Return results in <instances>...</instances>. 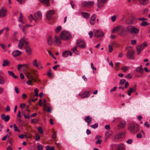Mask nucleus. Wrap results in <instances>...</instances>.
<instances>
[{
  "instance_id": "1",
  "label": "nucleus",
  "mask_w": 150,
  "mask_h": 150,
  "mask_svg": "<svg viewBox=\"0 0 150 150\" xmlns=\"http://www.w3.org/2000/svg\"><path fill=\"white\" fill-rule=\"evenodd\" d=\"M35 72H37V71L31 70L26 73L25 75L29 80L26 82L27 83L28 85H33L34 84L33 82L38 83L40 82V80L38 77V75L36 74Z\"/></svg>"
},
{
  "instance_id": "2",
  "label": "nucleus",
  "mask_w": 150,
  "mask_h": 150,
  "mask_svg": "<svg viewBox=\"0 0 150 150\" xmlns=\"http://www.w3.org/2000/svg\"><path fill=\"white\" fill-rule=\"evenodd\" d=\"M71 36L69 33L67 31H63L60 34L59 37L55 36L54 38L55 44L58 45L60 44L61 42L60 40H67L70 39Z\"/></svg>"
},
{
  "instance_id": "3",
  "label": "nucleus",
  "mask_w": 150,
  "mask_h": 150,
  "mask_svg": "<svg viewBox=\"0 0 150 150\" xmlns=\"http://www.w3.org/2000/svg\"><path fill=\"white\" fill-rule=\"evenodd\" d=\"M128 129L132 133H136L139 131V126L135 123H132L129 124Z\"/></svg>"
},
{
  "instance_id": "4",
  "label": "nucleus",
  "mask_w": 150,
  "mask_h": 150,
  "mask_svg": "<svg viewBox=\"0 0 150 150\" xmlns=\"http://www.w3.org/2000/svg\"><path fill=\"white\" fill-rule=\"evenodd\" d=\"M126 28L128 32L132 34H137L139 31V29L137 27L133 25H128L126 27Z\"/></svg>"
},
{
  "instance_id": "5",
  "label": "nucleus",
  "mask_w": 150,
  "mask_h": 150,
  "mask_svg": "<svg viewBox=\"0 0 150 150\" xmlns=\"http://www.w3.org/2000/svg\"><path fill=\"white\" fill-rule=\"evenodd\" d=\"M125 28L122 25L120 26V32L119 33V35L122 37H124L126 36L127 35V32H128L127 30V29L125 30Z\"/></svg>"
},
{
  "instance_id": "6",
  "label": "nucleus",
  "mask_w": 150,
  "mask_h": 150,
  "mask_svg": "<svg viewBox=\"0 0 150 150\" xmlns=\"http://www.w3.org/2000/svg\"><path fill=\"white\" fill-rule=\"evenodd\" d=\"M94 3L92 1H84L81 4V6L84 7H91L94 5Z\"/></svg>"
},
{
  "instance_id": "7",
  "label": "nucleus",
  "mask_w": 150,
  "mask_h": 150,
  "mask_svg": "<svg viewBox=\"0 0 150 150\" xmlns=\"http://www.w3.org/2000/svg\"><path fill=\"white\" fill-rule=\"evenodd\" d=\"M134 50L133 49L129 50L127 54V57L130 59H134Z\"/></svg>"
},
{
  "instance_id": "8",
  "label": "nucleus",
  "mask_w": 150,
  "mask_h": 150,
  "mask_svg": "<svg viewBox=\"0 0 150 150\" xmlns=\"http://www.w3.org/2000/svg\"><path fill=\"white\" fill-rule=\"evenodd\" d=\"M125 133L123 132L120 133L115 136L114 138L112 139L114 141L117 142L118 141V139H122L124 137Z\"/></svg>"
},
{
  "instance_id": "9",
  "label": "nucleus",
  "mask_w": 150,
  "mask_h": 150,
  "mask_svg": "<svg viewBox=\"0 0 150 150\" xmlns=\"http://www.w3.org/2000/svg\"><path fill=\"white\" fill-rule=\"evenodd\" d=\"M24 44L27 45L28 43V42H25L24 39L23 38H21L18 44V48L21 50L23 49Z\"/></svg>"
},
{
  "instance_id": "10",
  "label": "nucleus",
  "mask_w": 150,
  "mask_h": 150,
  "mask_svg": "<svg viewBox=\"0 0 150 150\" xmlns=\"http://www.w3.org/2000/svg\"><path fill=\"white\" fill-rule=\"evenodd\" d=\"M93 32L95 33V36L96 37H103L104 35V34L102 31L98 30H94Z\"/></svg>"
},
{
  "instance_id": "11",
  "label": "nucleus",
  "mask_w": 150,
  "mask_h": 150,
  "mask_svg": "<svg viewBox=\"0 0 150 150\" xmlns=\"http://www.w3.org/2000/svg\"><path fill=\"white\" fill-rule=\"evenodd\" d=\"M54 13V10H50L47 13L46 17L48 20H50Z\"/></svg>"
},
{
  "instance_id": "12",
  "label": "nucleus",
  "mask_w": 150,
  "mask_h": 150,
  "mask_svg": "<svg viewBox=\"0 0 150 150\" xmlns=\"http://www.w3.org/2000/svg\"><path fill=\"white\" fill-rule=\"evenodd\" d=\"M77 45L78 46L83 48L86 47V45L84 42L81 40H79L77 42Z\"/></svg>"
},
{
  "instance_id": "13",
  "label": "nucleus",
  "mask_w": 150,
  "mask_h": 150,
  "mask_svg": "<svg viewBox=\"0 0 150 150\" xmlns=\"http://www.w3.org/2000/svg\"><path fill=\"white\" fill-rule=\"evenodd\" d=\"M53 38L51 36L48 37L47 39V44L49 45H51L52 44L53 42Z\"/></svg>"
},
{
  "instance_id": "14",
  "label": "nucleus",
  "mask_w": 150,
  "mask_h": 150,
  "mask_svg": "<svg viewBox=\"0 0 150 150\" xmlns=\"http://www.w3.org/2000/svg\"><path fill=\"white\" fill-rule=\"evenodd\" d=\"M90 91H84L81 95V98H86L90 96Z\"/></svg>"
},
{
  "instance_id": "15",
  "label": "nucleus",
  "mask_w": 150,
  "mask_h": 150,
  "mask_svg": "<svg viewBox=\"0 0 150 150\" xmlns=\"http://www.w3.org/2000/svg\"><path fill=\"white\" fill-rule=\"evenodd\" d=\"M22 54V52L18 50L13 51L12 53V55L14 57H16L21 55Z\"/></svg>"
},
{
  "instance_id": "16",
  "label": "nucleus",
  "mask_w": 150,
  "mask_h": 150,
  "mask_svg": "<svg viewBox=\"0 0 150 150\" xmlns=\"http://www.w3.org/2000/svg\"><path fill=\"white\" fill-rule=\"evenodd\" d=\"M34 16L38 20H40L42 18V15L40 12L38 11L34 13Z\"/></svg>"
},
{
  "instance_id": "17",
  "label": "nucleus",
  "mask_w": 150,
  "mask_h": 150,
  "mask_svg": "<svg viewBox=\"0 0 150 150\" xmlns=\"http://www.w3.org/2000/svg\"><path fill=\"white\" fill-rule=\"evenodd\" d=\"M1 117L2 120H4L6 122L8 121L10 118L9 116L8 115L6 116L4 114L1 115Z\"/></svg>"
},
{
  "instance_id": "18",
  "label": "nucleus",
  "mask_w": 150,
  "mask_h": 150,
  "mask_svg": "<svg viewBox=\"0 0 150 150\" xmlns=\"http://www.w3.org/2000/svg\"><path fill=\"white\" fill-rule=\"evenodd\" d=\"M25 48L27 54L28 55H30L32 51V49L28 45L25 46Z\"/></svg>"
},
{
  "instance_id": "19",
  "label": "nucleus",
  "mask_w": 150,
  "mask_h": 150,
  "mask_svg": "<svg viewBox=\"0 0 150 150\" xmlns=\"http://www.w3.org/2000/svg\"><path fill=\"white\" fill-rule=\"evenodd\" d=\"M125 121L124 120L120 122V124L118 125V129H122L124 128L125 126Z\"/></svg>"
},
{
  "instance_id": "20",
  "label": "nucleus",
  "mask_w": 150,
  "mask_h": 150,
  "mask_svg": "<svg viewBox=\"0 0 150 150\" xmlns=\"http://www.w3.org/2000/svg\"><path fill=\"white\" fill-rule=\"evenodd\" d=\"M116 145L117 146V150H125V145L123 144H120Z\"/></svg>"
},
{
  "instance_id": "21",
  "label": "nucleus",
  "mask_w": 150,
  "mask_h": 150,
  "mask_svg": "<svg viewBox=\"0 0 150 150\" xmlns=\"http://www.w3.org/2000/svg\"><path fill=\"white\" fill-rule=\"evenodd\" d=\"M134 18H128L126 21L125 23L127 24H134Z\"/></svg>"
},
{
  "instance_id": "22",
  "label": "nucleus",
  "mask_w": 150,
  "mask_h": 150,
  "mask_svg": "<svg viewBox=\"0 0 150 150\" xmlns=\"http://www.w3.org/2000/svg\"><path fill=\"white\" fill-rule=\"evenodd\" d=\"M144 48L143 45L138 46L137 47V51L138 54H139L141 51Z\"/></svg>"
},
{
  "instance_id": "23",
  "label": "nucleus",
  "mask_w": 150,
  "mask_h": 150,
  "mask_svg": "<svg viewBox=\"0 0 150 150\" xmlns=\"http://www.w3.org/2000/svg\"><path fill=\"white\" fill-rule=\"evenodd\" d=\"M85 121L87 123L88 125H89L91 122L92 119L89 116H87L85 118Z\"/></svg>"
},
{
  "instance_id": "24",
  "label": "nucleus",
  "mask_w": 150,
  "mask_h": 150,
  "mask_svg": "<svg viewBox=\"0 0 150 150\" xmlns=\"http://www.w3.org/2000/svg\"><path fill=\"white\" fill-rule=\"evenodd\" d=\"M7 10H0V17L5 16L7 13Z\"/></svg>"
},
{
  "instance_id": "25",
  "label": "nucleus",
  "mask_w": 150,
  "mask_h": 150,
  "mask_svg": "<svg viewBox=\"0 0 150 150\" xmlns=\"http://www.w3.org/2000/svg\"><path fill=\"white\" fill-rule=\"evenodd\" d=\"M71 50L75 54L78 55L79 54V52L77 50V47L75 46L71 49Z\"/></svg>"
},
{
  "instance_id": "26",
  "label": "nucleus",
  "mask_w": 150,
  "mask_h": 150,
  "mask_svg": "<svg viewBox=\"0 0 150 150\" xmlns=\"http://www.w3.org/2000/svg\"><path fill=\"white\" fill-rule=\"evenodd\" d=\"M136 71L137 72L142 74H143L144 72L142 66L137 67L136 69Z\"/></svg>"
},
{
  "instance_id": "27",
  "label": "nucleus",
  "mask_w": 150,
  "mask_h": 150,
  "mask_svg": "<svg viewBox=\"0 0 150 150\" xmlns=\"http://www.w3.org/2000/svg\"><path fill=\"white\" fill-rule=\"evenodd\" d=\"M49 0H40V1L41 3H42L45 5L47 6H49Z\"/></svg>"
},
{
  "instance_id": "28",
  "label": "nucleus",
  "mask_w": 150,
  "mask_h": 150,
  "mask_svg": "<svg viewBox=\"0 0 150 150\" xmlns=\"http://www.w3.org/2000/svg\"><path fill=\"white\" fill-rule=\"evenodd\" d=\"M140 3L142 4L146 5L149 2V0H139Z\"/></svg>"
},
{
  "instance_id": "29",
  "label": "nucleus",
  "mask_w": 150,
  "mask_h": 150,
  "mask_svg": "<svg viewBox=\"0 0 150 150\" xmlns=\"http://www.w3.org/2000/svg\"><path fill=\"white\" fill-rule=\"evenodd\" d=\"M25 67V69H28V66L26 64H20L18 65V70L19 71L20 70V69L22 67Z\"/></svg>"
},
{
  "instance_id": "30",
  "label": "nucleus",
  "mask_w": 150,
  "mask_h": 150,
  "mask_svg": "<svg viewBox=\"0 0 150 150\" xmlns=\"http://www.w3.org/2000/svg\"><path fill=\"white\" fill-rule=\"evenodd\" d=\"M81 14L85 18H88L89 17V14L87 13L82 12Z\"/></svg>"
},
{
  "instance_id": "31",
  "label": "nucleus",
  "mask_w": 150,
  "mask_h": 150,
  "mask_svg": "<svg viewBox=\"0 0 150 150\" xmlns=\"http://www.w3.org/2000/svg\"><path fill=\"white\" fill-rule=\"evenodd\" d=\"M8 73L9 75L10 76H12L15 79H17L18 78V76L15 75V74H14L13 72V71H8Z\"/></svg>"
},
{
  "instance_id": "32",
  "label": "nucleus",
  "mask_w": 150,
  "mask_h": 150,
  "mask_svg": "<svg viewBox=\"0 0 150 150\" xmlns=\"http://www.w3.org/2000/svg\"><path fill=\"white\" fill-rule=\"evenodd\" d=\"M98 8H100L103 6L104 3H102L101 2H100V0H98Z\"/></svg>"
},
{
  "instance_id": "33",
  "label": "nucleus",
  "mask_w": 150,
  "mask_h": 150,
  "mask_svg": "<svg viewBox=\"0 0 150 150\" xmlns=\"http://www.w3.org/2000/svg\"><path fill=\"white\" fill-rule=\"evenodd\" d=\"M120 63L119 62L116 63L115 64V69L117 71H118L120 69L119 65Z\"/></svg>"
},
{
  "instance_id": "34",
  "label": "nucleus",
  "mask_w": 150,
  "mask_h": 150,
  "mask_svg": "<svg viewBox=\"0 0 150 150\" xmlns=\"http://www.w3.org/2000/svg\"><path fill=\"white\" fill-rule=\"evenodd\" d=\"M119 29H120V26H117L113 28L112 31V33H113L115 32L118 31Z\"/></svg>"
},
{
  "instance_id": "35",
  "label": "nucleus",
  "mask_w": 150,
  "mask_h": 150,
  "mask_svg": "<svg viewBox=\"0 0 150 150\" xmlns=\"http://www.w3.org/2000/svg\"><path fill=\"white\" fill-rule=\"evenodd\" d=\"M111 134V132L110 131L106 132L105 134V136L106 139L109 138Z\"/></svg>"
},
{
  "instance_id": "36",
  "label": "nucleus",
  "mask_w": 150,
  "mask_h": 150,
  "mask_svg": "<svg viewBox=\"0 0 150 150\" xmlns=\"http://www.w3.org/2000/svg\"><path fill=\"white\" fill-rule=\"evenodd\" d=\"M9 65V62L8 61L6 60H4L3 61V63L2 65L4 67L8 66Z\"/></svg>"
},
{
  "instance_id": "37",
  "label": "nucleus",
  "mask_w": 150,
  "mask_h": 150,
  "mask_svg": "<svg viewBox=\"0 0 150 150\" xmlns=\"http://www.w3.org/2000/svg\"><path fill=\"white\" fill-rule=\"evenodd\" d=\"M149 24V23L146 22L144 21L142 22L141 24L140 25L143 26H145L148 25Z\"/></svg>"
},
{
  "instance_id": "38",
  "label": "nucleus",
  "mask_w": 150,
  "mask_h": 150,
  "mask_svg": "<svg viewBox=\"0 0 150 150\" xmlns=\"http://www.w3.org/2000/svg\"><path fill=\"white\" fill-rule=\"evenodd\" d=\"M112 45H113V46L115 47H119L120 46V45L115 42H112Z\"/></svg>"
},
{
  "instance_id": "39",
  "label": "nucleus",
  "mask_w": 150,
  "mask_h": 150,
  "mask_svg": "<svg viewBox=\"0 0 150 150\" xmlns=\"http://www.w3.org/2000/svg\"><path fill=\"white\" fill-rule=\"evenodd\" d=\"M37 60L36 59H35L33 61V65L36 67H38V65L37 63Z\"/></svg>"
},
{
  "instance_id": "40",
  "label": "nucleus",
  "mask_w": 150,
  "mask_h": 150,
  "mask_svg": "<svg viewBox=\"0 0 150 150\" xmlns=\"http://www.w3.org/2000/svg\"><path fill=\"white\" fill-rule=\"evenodd\" d=\"M34 18L33 16V15L32 14H30L28 17V20L30 22H32V20H33Z\"/></svg>"
},
{
  "instance_id": "41",
  "label": "nucleus",
  "mask_w": 150,
  "mask_h": 150,
  "mask_svg": "<svg viewBox=\"0 0 150 150\" xmlns=\"http://www.w3.org/2000/svg\"><path fill=\"white\" fill-rule=\"evenodd\" d=\"M19 4H23L26 1V0H16Z\"/></svg>"
},
{
  "instance_id": "42",
  "label": "nucleus",
  "mask_w": 150,
  "mask_h": 150,
  "mask_svg": "<svg viewBox=\"0 0 150 150\" xmlns=\"http://www.w3.org/2000/svg\"><path fill=\"white\" fill-rule=\"evenodd\" d=\"M68 54L69 53L67 51H65L62 53L63 56L65 57H67Z\"/></svg>"
},
{
  "instance_id": "43",
  "label": "nucleus",
  "mask_w": 150,
  "mask_h": 150,
  "mask_svg": "<svg viewBox=\"0 0 150 150\" xmlns=\"http://www.w3.org/2000/svg\"><path fill=\"white\" fill-rule=\"evenodd\" d=\"M38 91L39 90L37 88H35L34 90L35 96L36 97H38L39 96L38 94Z\"/></svg>"
},
{
  "instance_id": "44",
  "label": "nucleus",
  "mask_w": 150,
  "mask_h": 150,
  "mask_svg": "<svg viewBox=\"0 0 150 150\" xmlns=\"http://www.w3.org/2000/svg\"><path fill=\"white\" fill-rule=\"evenodd\" d=\"M4 82V79L3 78L0 76V84H3Z\"/></svg>"
},
{
  "instance_id": "45",
  "label": "nucleus",
  "mask_w": 150,
  "mask_h": 150,
  "mask_svg": "<svg viewBox=\"0 0 150 150\" xmlns=\"http://www.w3.org/2000/svg\"><path fill=\"white\" fill-rule=\"evenodd\" d=\"M129 67H122L121 69L124 71V72H126V71H127L128 69H129Z\"/></svg>"
},
{
  "instance_id": "46",
  "label": "nucleus",
  "mask_w": 150,
  "mask_h": 150,
  "mask_svg": "<svg viewBox=\"0 0 150 150\" xmlns=\"http://www.w3.org/2000/svg\"><path fill=\"white\" fill-rule=\"evenodd\" d=\"M91 66L92 69L93 70V74H94V70L96 71V67H94L93 64L92 63H91Z\"/></svg>"
},
{
  "instance_id": "47",
  "label": "nucleus",
  "mask_w": 150,
  "mask_h": 150,
  "mask_svg": "<svg viewBox=\"0 0 150 150\" xmlns=\"http://www.w3.org/2000/svg\"><path fill=\"white\" fill-rule=\"evenodd\" d=\"M132 92H134L132 91V88H130L129 90L127 91V94L128 96H130L131 95V93Z\"/></svg>"
},
{
  "instance_id": "48",
  "label": "nucleus",
  "mask_w": 150,
  "mask_h": 150,
  "mask_svg": "<svg viewBox=\"0 0 150 150\" xmlns=\"http://www.w3.org/2000/svg\"><path fill=\"white\" fill-rule=\"evenodd\" d=\"M38 130L40 134H42L43 132V131L41 127H38Z\"/></svg>"
},
{
  "instance_id": "49",
  "label": "nucleus",
  "mask_w": 150,
  "mask_h": 150,
  "mask_svg": "<svg viewBox=\"0 0 150 150\" xmlns=\"http://www.w3.org/2000/svg\"><path fill=\"white\" fill-rule=\"evenodd\" d=\"M62 27L61 26H58L56 29V32L57 33L59 32L61 29Z\"/></svg>"
},
{
  "instance_id": "50",
  "label": "nucleus",
  "mask_w": 150,
  "mask_h": 150,
  "mask_svg": "<svg viewBox=\"0 0 150 150\" xmlns=\"http://www.w3.org/2000/svg\"><path fill=\"white\" fill-rule=\"evenodd\" d=\"M39 121V120L38 119H35V120L33 119L31 120V123H37Z\"/></svg>"
},
{
  "instance_id": "51",
  "label": "nucleus",
  "mask_w": 150,
  "mask_h": 150,
  "mask_svg": "<svg viewBox=\"0 0 150 150\" xmlns=\"http://www.w3.org/2000/svg\"><path fill=\"white\" fill-rule=\"evenodd\" d=\"M98 123H96L95 124L93 125H92L91 126V127L93 129L96 128L98 127Z\"/></svg>"
},
{
  "instance_id": "52",
  "label": "nucleus",
  "mask_w": 150,
  "mask_h": 150,
  "mask_svg": "<svg viewBox=\"0 0 150 150\" xmlns=\"http://www.w3.org/2000/svg\"><path fill=\"white\" fill-rule=\"evenodd\" d=\"M138 19L139 21H142L143 22L147 20V18H138Z\"/></svg>"
},
{
  "instance_id": "53",
  "label": "nucleus",
  "mask_w": 150,
  "mask_h": 150,
  "mask_svg": "<svg viewBox=\"0 0 150 150\" xmlns=\"http://www.w3.org/2000/svg\"><path fill=\"white\" fill-rule=\"evenodd\" d=\"M126 81V80L125 79H121L119 82V83L121 85L123 84Z\"/></svg>"
},
{
  "instance_id": "54",
  "label": "nucleus",
  "mask_w": 150,
  "mask_h": 150,
  "mask_svg": "<svg viewBox=\"0 0 150 150\" xmlns=\"http://www.w3.org/2000/svg\"><path fill=\"white\" fill-rule=\"evenodd\" d=\"M132 140L131 139H128L126 141V143L128 144H131L132 143Z\"/></svg>"
},
{
  "instance_id": "55",
  "label": "nucleus",
  "mask_w": 150,
  "mask_h": 150,
  "mask_svg": "<svg viewBox=\"0 0 150 150\" xmlns=\"http://www.w3.org/2000/svg\"><path fill=\"white\" fill-rule=\"evenodd\" d=\"M109 52H111L113 50V48L112 47V46L111 45H109Z\"/></svg>"
},
{
  "instance_id": "56",
  "label": "nucleus",
  "mask_w": 150,
  "mask_h": 150,
  "mask_svg": "<svg viewBox=\"0 0 150 150\" xmlns=\"http://www.w3.org/2000/svg\"><path fill=\"white\" fill-rule=\"evenodd\" d=\"M96 18V16L95 14H94L91 16V20L95 21Z\"/></svg>"
},
{
  "instance_id": "57",
  "label": "nucleus",
  "mask_w": 150,
  "mask_h": 150,
  "mask_svg": "<svg viewBox=\"0 0 150 150\" xmlns=\"http://www.w3.org/2000/svg\"><path fill=\"white\" fill-rule=\"evenodd\" d=\"M40 139V135L38 134H36V135L35 140L36 141H38Z\"/></svg>"
},
{
  "instance_id": "58",
  "label": "nucleus",
  "mask_w": 150,
  "mask_h": 150,
  "mask_svg": "<svg viewBox=\"0 0 150 150\" xmlns=\"http://www.w3.org/2000/svg\"><path fill=\"white\" fill-rule=\"evenodd\" d=\"M38 150H42L43 147L40 144L38 145Z\"/></svg>"
},
{
  "instance_id": "59",
  "label": "nucleus",
  "mask_w": 150,
  "mask_h": 150,
  "mask_svg": "<svg viewBox=\"0 0 150 150\" xmlns=\"http://www.w3.org/2000/svg\"><path fill=\"white\" fill-rule=\"evenodd\" d=\"M70 4L71 5L72 8L73 9H74L75 8V4H74V2L71 1H70Z\"/></svg>"
},
{
  "instance_id": "60",
  "label": "nucleus",
  "mask_w": 150,
  "mask_h": 150,
  "mask_svg": "<svg viewBox=\"0 0 150 150\" xmlns=\"http://www.w3.org/2000/svg\"><path fill=\"white\" fill-rule=\"evenodd\" d=\"M26 105L25 103H21L20 105V107L21 109L24 108L25 106Z\"/></svg>"
},
{
  "instance_id": "61",
  "label": "nucleus",
  "mask_w": 150,
  "mask_h": 150,
  "mask_svg": "<svg viewBox=\"0 0 150 150\" xmlns=\"http://www.w3.org/2000/svg\"><path fill=\"white\" fill-rule=\"evenodd\" d=\"M144 125L147 128H149L150 127V125L148 124V122H145Z\"/></svg>"
},
{
  "instance_id": "62",
  "label": "nucleus",
  "mask_w": 150,
  "mask_h": 150,
  "mask_svg": "<svg viewBox=\"0 0 150 150\" xmlns=\"http://www.w3.org/2000/svg\"><path fill=\"white\" fill-rule=\"evenodd\" d=\"M56 137L57 135L56 132H54L53 133V134L52 135V137L53 139H55L56 138Z\"/></svg>"
},
{
  "instance_id": "63",
  "label": "nucleus",
  "mask_w": 150,
  "mask_h": 150,
  "mask_svg": "<svg viewBox=\"0 0 150 150\" xmlns=\"http://www.w3.org/2000/svg\"><path fill=\"white\" fill-rule=\"evenodd\" d=\"M132 91L133 92H135L137 89V85H135L132 88Z\"/></svg>"
},
{
  "instance_id": "64",
  "label": "nucleus",
  "mask_w": 150,
  "mask_h": 150,
  "mask_svg": "<svg viewBox=\"0 0 150 150\" xmlns=\"http://www.w3.org/2000/svg\"><path fill=\"white\" fill-rule=\"evenodd\" d=\"M18 21L19 22L22 24H24V22L23 21L22 18H19Z\"/></svg>"
}]
</instances>
